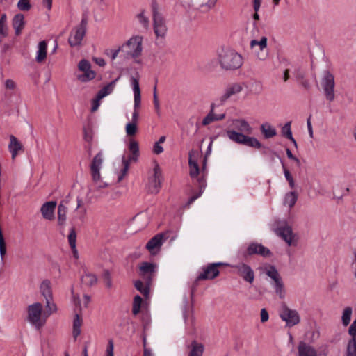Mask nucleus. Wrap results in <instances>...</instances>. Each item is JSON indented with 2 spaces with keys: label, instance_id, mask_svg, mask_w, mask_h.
<instances>
[{
  "label": "nucleus",
  "instance_id": "1",
  "mask_svg": "<svg viewBox=\"0 0 356 356\" xmlns=\"http://www.w3.org/2000/svg\"><path fill=\"white\" fill-rule=\"evenodd\" d=\"M271 230L280 237L289 246L296 247L300 237L292 227L285 220H277L270 224Z\"/></svg>",
  "mask_w": 356,
  "mask_h": 356
},
{
  "label": "nucleus",
  "instance_id": "2",
  "mask_svg": "<svg viewBox=\"0 0 356 356\" xmlns=\"http://www.w3.org/2000/svg\"><path fill=\"white\" fill-rule=\"evenodd\" d=\"M129 74V83L134 96V112L132 121L137 123L138 119V110L141 106V90L140 88V74L138 69L130 67L127 70Z\"/></svg>",
  "mask_w": 356,
  "mask_h": 356
},
{
  "label": "nucleus",
  "instance_id": "3",
  "mask_svg": "<svg viewBox=\"0 0 356 356\" xmlns=\"http://www.w3.org/2000/svg\"><path fill=\"white\" fill-rule=\"evenodd\" d=\"M217 60L221 68L225 70L238 69L243 63L242 56L229 48H222L218 51Z\"/></svg>",
  "mask_w": 356,
  "mask_h": 356
},
{
  "label": "nucleus",
  "instance_id": "4",
  "mask_svg": "<svg viewBox=\"0 0 356 356\" xmlns=\"http://www.w3.org/2000/svg\"><path fill=\"white\" fill-rule=\"evenodd\" d=\"M121 53L125 58H132L137 64L141 63L139 57L143 52V38L133 35L120 45Z\"/></svg>",
  "mask_w": 356,
  "mask_h": 356
},
{
  "label": "nucleus",
  "instance_id": "5",
  "mask_svg": "<svg viewBox=\"0 0 356 356\" xmlns=\"http://www.w3.org/2000/svg\"><path fill=\"white\" fill-rule=\"evenodd\" d=\"M27 321L37 329L44 325L47 315L43 312V306L40 302H34L27 307Z\"/></svg>",
  "mask_w": 356,
  "mask_h": 356
},
{
  "label": "nucleus",
  "instance_id": "6",
  "mask_svg": "<svg viewBox=\"0 0 356 356\" xmlns=\"http://www.w3.org/2000/svg\"><path fill=\"white\" fill-rule=\"evenodd\" d=\"M320 85L327 101L332 102L335 99V80L334 74L328 70L323 72Z\"/></svg>",
  "mask_w": 356,
  "mask_h": 356
},
{
  "label": "nucleus",
  "instance_id": "7",
  "mask_svg": "<svg viewBox=\"0 0 356 356\" xmlns=\"http://www.w3.org/2000/svg\"><path fill=\"white\" fill-rule=\"evenodd\" d=\"M129 164L124 155L122 156L120 161H116L113 165V175H111L110 179L112 184L121 182L127 175Z\"/></svg>",
  "mask_w": 356,
  "mask_h": 356
},
{
  "label": "nucleus",
  "instance_id": "8",
  "mask_svg": "<svg viewBox=\"0 0 356 356\" xmlns=\"http://www.w3.org/2000/svg\"><path fill=\"white\" fill-rule=\"evenodd\" d=\"M268 40L265 36L251 40L250 46L254 56L260 61L266 60L269 55Z\"/></svg>",
  "mask_w": 356,
  "mask_h": 356
},
{
  "label": "nucleus",
  "instance_id": "9",
  "mask_svg": "<svg viewBox=\"0 0 356 356\" xmlns=\"http://www.w3.org/2000/svg\"><path fill=\"white\" fill-rule=\"evenodd\" d=\"M218 0H179V3L186 10H196L208 12L216 6Z\"/></svg>",
  "mask_w": 356,
  "mask_h": 356
},
{
  "label": "nucleus",
  "instance_id": "10",
  "mask_svg": "<svg viewBox=\"0 0 356 356\" xmlns=\"http://www.w3.org/2000/svg\"><path fill=\"white\" fill-rule=\"evenodd\" d=\"M225 134L231 140L236 143L245 145L257 149H259L261 147L260 142L256 138L247 136L243 134L231 129L226 130Z\"/></svg>",
  "mask_w": 356,
  "mask_h": 356
},
{
  "label": "nucleus",
  "instance_id": "11",
  "mask_svg": "<svg viewBox=\"0 0 356 356\" xmlns=\"http://www.w3.org/2000/svg\"><path fill=\"white\" fill-rule=\"evenodd\" d=\"M280 317L285 322L286 326L289 327H293L300 322V316L298 312L287 306L282 307L280 312Z\"/></svg>",
  "mask_w": 356,
  "mask_h": 356
},
{
  "label": "nucleus",
  "instance_id": "12",
  "mask_svg": "<svg viewBox=\"0 0 356 356\" xmlns=\"http://www.w3.org/2000/svg\"><path fill=\"white\" fill-rule=\"evenodd\" d=\"M78 70L81 74L77 75V79L82 83L90 81L96 76V72L92 70L90 63L86 59H82L79 62Z\"/></svg>",
  "mask_w": 356,
  "mask_h": 356
},
{
  "label": "nucleus",
  "instance_id": "13",
  "mask_svg": "<svg viewBox=\"0 0 356 356\" xmlns=\"http://www.w3.org/2000/svg\"><path fill=\"white\" fill-rule=\"evenodd\" d=\"M161 184V172L159 166L156 164L148 177L147 188L149 192L157 193Z\"/></svg>",
  "mask_w": 356,
  "mask_h": 356
},
{
  "label": "nucleus",
  "instance_id": "14",
  "mask_svg": "<svg viewBox=\"0 0 356 356\" xmlns=\"http://www.w3.org/2000/svg\"><path fill=\"white\" fill-rule=\"evenodd\" d=\"M154 31L157 39H163L167 33L168 28L162 15L158 11H154Z\"/></svg>",
  "mask_w": 356,
  "mask_h": 356
},
{
  "label": "nucleus",
  "instance_id": "15",
  "mask_svg": "<svg viewBox=\"0 0 356 356\" xmlns=\"http://www.w3.org/2000/svg\"><path fill=\"white\" fill-rule=\"evenodd\" d=\"M92 181L97 189H104L112 185L111 177L106 176L102 170L90 173Z\"/></svg>",
  "mask_w": 356,
  "mask_h": 356
},
{
  "label": "nucleus",
  "instance_id": "16",
  "mask_svg": "<svg viewBox=\"0 0 356 356\" xmlns=\"http://www.w3.org/2000/svg\"><path fill=\"white\" fill-rule=\"evenodd\" d=\"M71 294L72 302L74 305L76 310L81 312L82 309H86L88 307L91 300L90 296L84 294L81 298L79 293L75 291L74 287H72L71 289Z\"/></svg>",
  "mask_w": 356,
  "mask_h": 356
},
{
  "label": "nucleus",
  "instance_id": "17",
  "mask_svg": "<svg viewBox=\"0 0 356 356\" xmlns=\"http://www.w3.org/2000/svg\"><path fill=\"white\" fill-rule=\"evenodd\" d=\"M8 138L9 143L8 145V149L10 153L11 159L15 160L19 154L24 152V147L21 141L14 135H10Z\"/></svg>",
  "mask_w": 356,
  "mask_h": 356
},
{
  "label": "nucleus",
  "instance_id": "18",
  "mask_svg": "<svg viewBox=\"0 0 356 356\" xmlns=\"http://www.w3.org/2000/svg\"><path fill=\"white\" fill-rule=\"evenodd\" d=\"M86 33V29L83 25L76 26L71 31L68 42L71 47H76L81 44V42Z\"/></svg>",
  "mask_w": 356,
  "mask_h": 356
},
{
  "label": "nucleus",
  "instance_id": "19",
  "mask_svg": "<svg viewBox=\"0 0 356 356\" xmlns=\"http://www.w3.org/2000/svg\"><path fill=\"white\" fill-rule=\"evenodd\" d=\"M227 264L218 262L213 263L209 265L206 268H204V272L201 273L197 279L198 280H212L216 277L219 275V270H218V266H227Z\"/></svg>",
  "mask_w": 356,
  "mask_h": 356
},
{
  "label": "nucleus",
  "instance_id": "20",
  "mask_svg": "<svg viewBox=\"0 0 356 356\" xmlns=\"http://www.w3.org/2000/svg\"><path fill=\"white\" fill-rule=\"evenodd\" d=\"M164 241L165 238L163 234H156L149 241L146 245V248L151 254L155 255L159 252Z\"/></svg>",
  "mask_w": 356,
  "mask_h": 356
},
{
  "label": "nucleus",
  "instance_id": "21",
  "mask_svg": "<svg viewBox=\"0 0 356 356\" xmlns=\"http://www.w3.org/2000/svg\"><path fill=\"white\" fill-rule=\"evenodd\" d=\"M201 156V154L197 150H191L189 153V168L190 175L192 177H196L199 175L198 160Z\"/></svg>",
  "mask_w": 356,
  "mask_h": 356
},
{
  "label": "nucleus",
  "instance_id": "22",
  "mask_svg": "<svg viewBox=\"0 0 356 356\" xmlns=\"http://www.w3.org/2000/svg\"><path fill=\"white\" fill-rule=\"evenodd\" d=\"M237 273L245 281L252 283L254 280V273L250 266L245 264H239L234 266Z\"/></svg>",
  "mask_w": 356,
  "mask_h": 356
},
{
  "label": "nucleus",
  "instance_id": "23",
  "mask_svg": "<svg viewBox=\"0 0 356 356\" xmlns=\"http://www.w3.org/2000/svg\"><path fill=\"white\" fill-rule=\"evenodd\" d=\"M127 149L129 152V156L126 158L129 162H136L140 156L139 144L133 138H129L127 143Z\"/></svg>",
  "mask_w": 356,
  "mask_h": 356
},
{
  "label": "nucleus",
  "instance_id": "24",
  "mask_svg": "<svg viewBox=\"0 0 356 356\" xmlns=\"http://www.w3.org/2000/svg\"><path fill=\"white\" fill-rule=\"evenodd\" d=\"M105 155L103 152L96 154L92 159L90 164V170L91 172H99L103 170Z\"/></svg>",
  "mask_w": 356,
  "mask_h": 356
},
{
  "label": "nucleus",
  "instance_id": "25",
  "mask_svg": "<svg viewBox=\"0 0 356 356\" xmlns=\"http://www.w3.org/2000/svg\"><path fill=\"white\" fill-rule=\"evenodd\" d=\"M56 207V202L54 201L45 202L44 204H42L40 209L42 217L48 220H54Z\"/></svg>",
  "mask_w": 356,
  "mask_h": 356
},
{
  "label": "nucleus",
  "instance_id": "26",
  "mask_svg": "<svg viewBox=\"0 0 356 356\" xmlns=\"http://www.w3.org/2000/svg\"><path fill=\"white\" fill-rule=\"evenodd\" d=\"M229 126L241 131L240 133H245L250 134L252 133V128L244 120L236 119L229 122Z\"/></svg>",
  "mask_w": 356,
  "mask_h": 356
},
{
  "label": "nucleus",
  "instance_id": "27",
  "mask_svg": "<svg viewBox=\"0 0 356 356\" xmlns=\"http://www.w3.org/2000/svg\"><path fill=\"white\" fill-rule=\"evenodd\" d=\"M247 253L250 255L259 254L264 257L270 255V251L267 248L259 243H251L247 249Z\"/></svg>",
  "mask_w": 356,
  "mask_h": 356
},
{
  "label": "nucleus",
  "instance_id": "28",
  "mask_svg": "<svg viewBox=\"0 0 356 356\" xmlns=\"http://www.w3.org/2000/svg\"><path fill=\"white\" fill-rule=\"evenodd\" d=\"M26 21L24 15L17 13L14 15L12 19V26L15 30V34L19 35L21 34L25 26Z\"/></svg>",
  "mask_w": 356,
  "mask_h": 356
},
{
  "label": "nucleus",
  "instance_id": "29",
  "mask_svg": "<svg viewBox=\"0 0 356 356\" xmlns=\"http://www.w3.org/2000/svg\"><path fill=\"white\" fill-rule=\"evenodd\" d=\"M47 55V43L44 41H40L37 45L35 52V60L38 63H43Z\"/></svg>",
  "mask_w": 356,
  "mask_h": 356
},
{
  "label": "nucleus",
  "instance_id": "30",
  "mask_svg": "<svg viewBox=\"0 0 356 356\" xmlns=\"http://www.w3.org/2000/svg\"><path fill=\"white\" fill-rule=\"evenodd\" d=\"M298 356H317V353L313 346L300 342L298 346Z\"/></svg>",
  "mask_w": 356,
  "mask_h": 356
},
{
  "label": "nucleus",
  "instance_id": "31",
  "mask_svg": "<svg viewBox=\"0 0 356 356\" xmlns=\"http://www.w3.org/2000/svg\"><path fill=\"white\" fill-rule=\"evenodd\" d=\"M298 197V193L296 190L286 193L283 197L284 206L291 209L296 204Z\"/></svg>",
  "mask_w": 356,
  "mask_h": 356
},
{
  "label": "nucleus",
  "instance_id": "32",
  "mask_svg": "<svg viewBox=\"0 0 356 356\" xmlns=\"http://www.w3.org/2000/svg\"><path fill=\"white\" fill-rule=\"evenodd\" d=\"M83 325V318L81 315L76 314L73 319L72 336L75 340L81 333V326Z\"/></svg>",
  "mask_w": 356,
  "mask_h": 356
},
{
  "label": "nucleus",
  "instance_id": "33",
  "mask_svg": "<svg viewBox=\"0 0 356 356\" xmlns=\"http://www.w3.org/2000/svg\"><path fill=\"white\" fill-rule=\"evenodd\" d=\"M262 269L263 272L272 280L273 283L282 280L279 273L274 266L266 265L264 266Z\"/></svg>",
  "mask_w": 356,
  "mask_h": 356
},
{
  "label": "nucleus",
  "instance_id": "34",
  "mask_svg": "<svg viewBox=\"0 0 356 356\" xmlns=\"http://www.w3.org/2000/svg\"><path fill=\"white\" fill-rule=\"evenodd\" d=\"M243 87L242 85L240 83H235L232 86H229L225 92L224 95H222V99L224 100L227 99L228 98L231 97L233 95H236L241 92L242 90Z\"/></svg>",
  "mask_w": 356,
  "mask_h": 356
},
{
  "label": "nucleus",
  "instance_id": "35",
  "mask_svg": "<svg viewBox=\"0 0 356 356\" xmlns=\"http://www.w3.org/2000/svg\"><path fill=\"white\" fill-rule=\"evenodd\" d=\"M190 348L188 356H202L204 350L203 344L194 341L191 343Z\"/></svg>",
  "mask_w": 356,
  "mask_h": 356
},
{
  "label": "nucleus",
  "instance_id": "36",
  "mask_svg": "<svg viewBox=\"0 0 356 356\" xmlns=\"http://www.w3.org/2000/svg\"><path fill=\"white\" fill-rule=\"evenodd\" d=\"M81 282L86 286H92L97 282V277L92 273L86 271L81 277Z\"/></svg>",
  "mask_w": 356,
  "mask_h": 356
},
{
  "label": "nucleus",
  "instance_id": "37",
  "mask_svg": "<svg viewBox=\"0 0 356 356\" xmlns=\"http://www.w3.org/2000/svg\"><path fill=\"white\" fill-rule=\"evenodd\" d=\"M273 288L275 293L280 299H284L286 298V291L282 280L273 283Z\"/></svg>",
  "mask_w": 356,
  "mask_h": 356
},
{
  "label": "nucleus",
  "instance_id": "38",
  "mask_svg": "<svg viewBox=\"0 0 356 356\" xmlns=\"http://www.w3.org/2000/svg\"><path fill=\"white\" fill-rule=\"evenodd\" d=\"M81 201L78 202V205L76 209L74 211V213L73 216L74 220H80L83 221L85 218L86 214V209L83 207H81Z\"/></svg>",
  "mask_w": 356,
  "mask_h": 356
},
{
  "label": "nucleus",
  "instance_id": "39",
  "mask_svg": "<svg viewBox=\"0 0 356 356\" xmlns=\"http://www.w3.org/2000/svg\"><path fill=\"white\" fill-rule=\"evenodd\" d=\"M67 207L60 204L58 207V222L60 225H63L65 223L67 219Z\"/></svg>",
  "mask_w": 356,
  "mask_h": 356
},
{
  "label": "nucleus",
  "instance_id": "40",
  "mask_svg": "<svg viewBox=\"0 0 356 356\" xmlns=\"http://www.w3.org/2000/svg\"><path fill=\"white\" fill-rule=\"evenodd\" d=\"M139 268L143 274H150L156 270L157 265L153 263L143 262L140 265Z\"/></svg>",
  "mask_w": 356,
  "mask_h": 356
},
{
  "label": "nucleus",
  "instance_id": "41",
  "mask_svg": "<svg viewBox=\"0 0 356 356\" xmlns=\"http://www.w3.org/2000/svg\"><path fill=\"white\" fill-rule=\"evenodd\" d=\"M261 130L264 136L267 138H272L276 135L275 129L268 123H264L261 127Z\"/></svg>",
  "mask_w": 356,
  "mask_h": 356
},
{
  "label": "nucleus",
  "instance_id": "42",
  "mask_svg": "<svg viewBox=\"0 0 356 356\" xmlns=\"http://www.w3.org/2000/svg\"><path fill=\"white\" fill-rule=\"evenodd\" d=\"M46 311L44 312V314L47 315V318L52 314L57 311L56 305L54 302L52 298L45 299Z\"/></svg>",
  "mask_w": 356,
  "mask_h": 356
},
{
  "label": "nucleus",
  "instance_id": "43",
  "mask_svg": "<svg viewBox=\"0 0 356 356\" xmlns=\"http://www.w3.org/2000/svg\"><path fill=\"white\" fill-rule=\"evenodd\" d=\"M40 290L45 299L52 298L50 282L44 280L41 283Z\"/></svg>",
  "mask_w": 356,
  "mask_h": 356
},
{
  "label": "nucleus",
  "instance_id": "44",
  "mask_svg": "<svg viewBox=\"0 0 356 356\" xmlns=\"http://www.w3.org/2000/svg\"><path fill=\"white\" fill-rule=\"evenodd\" d=\"M165 140H166V137L163 136L159 138L158 141H156L154 143L153 147H152V152L154 154L159 155V154H161L162 152H163L164 149L161 145L165 142Z\"/></svg>",
  "mask_w": 356,
  "mask_h": 356
},
{
  "label": "nucleus",
  "instance_id": "45",
  "mask_svg": "<svg viewBox=\"0 0 356 356\" xmlns=\"http://www.w3.org/2000/svg\"><path fill=\"white\" fill-rule=\"evenodd\" d=\"M115 82L108 83L98 92L97 96L99 97V99H103L113 92Z\"/></svg>",
  "mask_w": 356,
  "mask_h": 356
},
{
  "label": "nucleus",
  "instance_id": "46",
  "mask_svg": "<svg viewBox=\"0 0 356 356\" xmlns=\"http://www.w3.org/2000/svg\"><path fill=\"white\" fill-rule=\"evenodd\" d=\"M8 31L7 16L6 14H2L0 18V35L2 37H6L8 35Z\"/></svg>",
  "mask_w": 356,
  "mask_h": 356
},
{
  "label": "nucleus",
  "instance_id": "47",
  "mask_svg": "<svg viewBox=\"0 0 356 356\" xmlns=\"http://www.w3.org/2000/svg\"><path fill=\"white\" fill-rule=\"evenodd\" d=\"M68 241L69 244L72 250V252L75 256L77 254V250L76 248V234L74 229H71L69 235H68Z\"/></svg>",
  "mask_w": 356,
  "mask_h": 356
},
{
  "label": "nucleus",
  "instance_id": "48",
  "mask_svg": "<svg viewBox=\"0 0 356 356\" xmlns=\"http://www.w3.org/2000/svg\"><path fill=\"white\" fill-rule=\"evenodd\" d=\"M346 356H356V339L352 338L348 343Z\"/></svg>",
  "mask_w": 356,
  "mask_h": 356
},
{
  "label": "nucleus",
  "instance_id": "49",
  "mask_svg": "<svg viewBox=\"0 0 356 356\" xmlns=\"http://www.w3.org/2000/svg\"><path fill=\"white\" fill-rule=\"evenodd\" d=\"M138 131L137 123L128 122L125 126V132L127 136H134Z\"/></svg>",
  "mask_w": 356,
  "mask_h": 356
},
{
  "label": "nucleus",
  "instance_id": "50",
  "mask_svg": "<svg viewBox=\"0 0 356 356\" xmlns=\"http://www.w3.org/2000/svg\"><path fill=\"white\" fill-rule=\"evenodd\" d=\"M282 134L285 136L287 138H289L293 144L296 145V142L293 137L292 132L291 130V123L287 122L282 127Z\"/></svg>",
  "mask_w": 356,
  "mask_h": 356
},
{
  "label": "nucleus",
  "instance_id": "51",
  "mask_svg": "<svg viewBox=\"0 0 356 356\" xmlns=\"http://www.w3.org/2000/svg\"><path fill=\"white\" fill-rule=\"evenodd\" d=\"M225 117L224 115H220L219 116L215 115L212 112L209 113L202 120V124L204 125H207L214 120H219L223 119Z\"/></svg>",
  "mask_w": 356,
  "mask_h": 356
},
{
  "label": "nucleus",
  "instance_id": "52",
  "mask_svg": "<svg viewBox=\"0 0 356 356\" xmlns=\"http://www.w3.org/2000/svg\"><path fill=\"white\" fill-rule=\"evenodd\" d=\"M352 309L350 307H347L343 310L342 315V323L343 325H348L351 320Z\"/></svg>",
  "mask_w": 356,
  "mask_h": 356
},
{
  "label": "nucleus",
  "instance_id": "53",
  "mask_svg": "<svg viewBox=\"0 0 356 356\" xmlns=\"http://www.w3.org/2000/svg\"><path fill=\"white\" fill-rule=\"evenodd\" d=\"M135 287L140 291L144 296H148L149 293V289L147 286H144L141 281H136L134 283Z\"/></svg>",
  "mask_w": 356,
  "mask_h": 356
},
{
  "label": "nucleus",
  "instance_id": "54",
  "mask_svg": "<svg viewBox=\"0 0 356 356\" xmlns=\"http://www.w3.org/2000/svg\"><path fill=\"white\" fill-rule=\"evenodd\" d=\"M136 17L139 23L143 26L147 27L148 26L149 19L144 11H141L140 13H138Z\"/></svg>",
  "mask_w": 356,
  "mask_h": 356
},
{
  "label": "nucleus",
  "instance_id": "55",
  "mask_svg": "<svg viewBox=\"0 0 356 356\" xmlns=\"http://www.w3.org/2000/svg\"><path fill=\"white\" fill-rule=\"evenodd\" d=\"M17 8L22 11L29 10L31 8L30 0H19L17 3Z\"/></svg>",
  "mask_w": 356,
  "mask_h": 356
},
{
  "label": "nucleus",
  "instance_id": "56",
  "mask_svg": "<svg viewBox=\"0 0 356 356\" xmlns=\"http://www.w3.org/2000/svg\"><path fill=\"white\" fill-rule=\"evenodd\" d=\"M142 304V298L139 296H135L133 303V313L137 314L140 309Z\"/></svg>",
  "mask_w": 356,
  "mask_h": 356
},
{
  "label": "nucleus",
  "instance_id": "57",
  "mask_svg": "<svg viewBox=\"0 0 356 356\" xmlns=\"http://www.w3.org/2000/svg\"><path fill=\"white\" fill-rule=\"evenodd\" d=\"M153 103H154V110H155L156 113L158 115H160V112H161L160 102H159L156 90H154V93H153Z\"/></svg>",
  "mask_w": 356,
  "mask_h": 356
},
{
  "label": "nucleus",
  "instance_id": "58",
  "mask_svg": "<svg viewBox=\"0 0 356 356\" xmlns=\"http://www.w3.org/2000/svg\"><path fill=\"white\" fill-rule=\"evenodd\" d=\"M104 356H114V343L112 340H109Z\"/></svg>",
  "mask_w": 356,
  "mask_h": 356
},
{
  "label": "nucleus",
  "instance_id": "59",
  "mask_svg": "<svg viewBox=\"0 0 356 356\" xmlns=\"http://www.w3.org/2000/svg\"><path fill=\"white\" fill-rule=\"evenodd\" d=\"M121 52L120 45L115 49H111L107 52V55L111 58L112 60H114L117 58L119 54Z\"/></svg>",
  "mask_w": 356,
  "mask_h": 356
},
{
  "label": "nucleus",
  "instance_id": "60",
  "mask_svg": "<svg viewBox=\"0 0 356 356\" xmlns=\"http://www.w3.org/2000/svg\"><path fill=\"white\" fill-rule=\"evenodd\" d=\"M101 99H99V97L97 96H96V97L94 99H92V101L91 102V104H92L91 111L92 112H95L96 111H97V109L99 108V107L100 106Z\"/></svg>",
  "mask_w": 356,
  "mask_h": 356
},
{
  "label": "nucleus",
  "instance_id": "61",
  "mask_svg": "<svg viewBox=\"0 0 356 356\" xmlns=\"http://www.w3.org/2000/svg\"><path fill=\"white\" fill-rule=\"evenodd\" d=\"M286 155L289 159H291L294 161V163L296 164L297 166L300 167L301 165L300 161L296 156L293 155L291 150L287 149H286Z\"/></svg>",
  "mask_w": 356,
  "mask_h": 356
},
{
  "label": "nucleus",
  "instance_id": "62",
  "mask_svg": "<svg viewBox=\"0 0 356 356\" xmlns=\"http://www.w3.org/2000/svg\"><path fill=\"white\" fill-rule=\"evenodd\" d=\"M104 277L106 286L107 288H111L112 286V280L111 278L110 273L108 271H106L104 273Z\"/></svg>",
  "mask_w": 356,
  "mask_h": 356
},
{
  "label": "nucleus",
  "instance_id": "63",
  "mask_svg": "<svg viewBox=\"0 0 356 356\" xmlns=\"http://www.w3.org/2000/svg\"><path fill=\"white\" fill-rule=\"evenodd\" d=\"M260 318H261V322L265 323L268 321L269 319V315L266 309H261L260 312Z\"/></svg>",
  "mask_w": 356,
  "mask_h": 356
},
{
  "label": "nucleus",
  "instance_id": "64",
  "mask_svg": "<svg viewBox=\"0 0 356 356\" xmlns=\"http://www.w3.org/2000/svg\"><path fill=\"white\" fill-rule=\"evenodd\" d=\"M349 334L353 337V338H355L356 336V319L353 321L349 328Z\"/></svg>",
  "mask_w": 356,
  "mask_h": 356
}]
</instances>
